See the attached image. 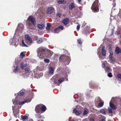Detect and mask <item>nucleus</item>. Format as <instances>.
Listing matches in <instances>:
<instances>
[{
  "mask_svg": "<svg viewBox=\"0 0 121 121\" xmlns=\"http://www.w3.org/2000/svg\"><path fill=\"white\" fill-rule=\"evenodd\" d=\"M21 60V59L20 58H18L16 59L15 65L13 67L12 69L13 71L16 74H18L19 73L20 75H23L24 77L25 78L29 76L30 73L31 71L29 68L28 67L26 68L25 69V73H20V70L19 69V67L18 66V64L20 63Z\"/></svg>",
  "mask_w": 121,
  "mask_h": 121,
  "instance_id": "obj_1",
  "label": "nucleus"
},
{
  "mask_svg": "<svg viewBox=\"0 0 121 121\" xmlns=\"http://www.w3.org/2000/svg\"><path fill=\"white\" fill-rule=\"evenodd\" d=\"M31 99H25L24 101L21 102L18 101V99H17V97H16L14 101L13 102V104H15L14 106H12L13 110V113L14 116L16 118H19V109L18 105H23L25 103H28L30 102Z\"/></svg>",
  "mask_w": 121,
  "mask_h": 121,
  "instance_id": "obj_2",
  "label": "nucleus"
},
{
  "mask_svg": "<svg viewBox=\"0 0 121 121\" xmlns=\"http://www.w3.org/2000/svg\"><path fill=\"white\" fill-rule=\"evenodd\" d=\"M45 49L44 48H40L37 50L38 55L39 57L41 59H42L45 56Z\"/></svg>",
  "mask_w": 121,
  "mask_h": 121,
  "instance_id": "obj_3",
  "label": "nucleus"
},
{
  "mask_svg": "<svg viewBox=\"0 0 121 121\" xmlns=\"http://www.w3.org/2000/svg\"><path fill=\"white\" fill-rule=\"evenodd\" d=\"M98 2V0H96L92 4L91 8L94 12H98L99 11V7L100 4H99Z\"/></svg>",
  "mask_w": 121,
  "mask_h": 121,
  "instance_id": "obj_4",
  "label": "nucleus"
},
{
  "mask_svg": "<svg viewBox=\"0 0 121 121\" xmlns=\"http://www.w3.org/2000/svg\"><path fill=\"white\" fill-rule=\"evenodd\" d=\"M46 110V107L44 105L41 107L39 105H37L36 106L35 110L37 113H39L41 112V110L43 111H45Z\"/></svg>",
  "mask_w": 121,
  "mask_h": 121,
  "instance_id": "obj_5",
  "label": "nucleus"
},
{
  "mask_svg": "<svg viewBox=\"0 0 121 121\" xmlns=\"http://www.w3.org/2000/svg\"><path fill=\"white\" fill-rule=\"evenodd\" d=\"M19 39L14 36L13 38L10 40L9 43L11 45H13L15 47L17 46L18 44Z\"/></svg>",
  "mask_w": 121,
  "mask_h": 121,
  "instance_id": "obj_6",
  "label": "nucleus"
},
{
  "mask_svg": "<svg viewBox=\"0 0 121 121\" xmlns=\"http://www.w3.org/2000/svg\"><path fill=\"white\" fill-rule=\"evenodd\" d=\"M25 39L26 43L29 46L31 45L33 43V40L29 35H26Z\"/></svg>",
  "mask_w": 121,
  "mask_h": 121,
  "instance_id": "obj_7",
  "label": "nucleus"
},
{
  "mask_svg": "<svg viewBox=\"0 0 121 121\" xmlns=\"http://www.w3.org/2000/svg\"><path fill=\"white\" fill-rule=\"evenodd\" d=\"M23 25L22 24H19L18 25V27L16 30L15 34H17V33L19 34L21 33L23 29Z\"/></svg>",
  "mask_w": 121,
  "mask_h": 121,
  "instance_id": "obj_8",
  "label": "nucleus"
},
{
  "mask_svg": "<svg viewBox=\"0 0 121 121\" xmlns=\"http://www.w3.org/2000/svg\"><path fill=\"white\" fill-rule=\"evenodd\" d=\"M64 80L65 79L63 78H60L57 81L56 80H54L53 84L56 85V86H59L60 84L64 82Z\"/></svg>",
  "mask_w": 121,
  "mask_h": 121,
  "instance_id": "obj_9",
  "label": "nucleus"
},
{
  "mask_svg": "<svg viewBox=\"0 0 121 121\" xmlns=\"http://www.w3.org/2000/svg\"><path fill=\"white\" fill-rule=\"evenodd\" d=\"M116 99V98L112 97L109 103V106L113 110H115L117 108L114 104L112 102H114Z\"/></svg>",
  "mask_w": 121,
  "mask_h": 121,
  "instance_id": "obj_10",
  "label": "nucleus"
},
{
  "mask_svg": "<svg viewBox=\"0 0 121 121\" xmlns=\"http://www.w3.org/2000/svg\"><path fill=\"white\" fill-rule=\"evenodd\" d=\"M28 19L32 23L34 26L35 25L36 22L35 18L31 16H30L28 17Z\"/></svg>",
  "mask_w": 121,
  "mask_h": 121,
  "instance_id": "obj_11",
  "label": "nucleus"
},
{
  "mask_svg": "<svg viewBox=\"0 0 121 121\" xmlns=\"http://www.w3.org/2000/svg\"><path fill=\"white\" fill-rule=\"evenodd\" d=\"M54 8L52 7H49L48 8L46 11V13L48 14H51L53 12Z\"/></svg>",
  "mask_w": 121,
  "mask_h": 121,
  "instance_id": "obj_12",
  "label": "nucleus"
},
{
  "mask_svg": "<svg viewBox=\"0 0 121 121\" xmlns=\"http://www.w3.org/2000/svg\"><path fill=\"white\" fill-rule=\"evenodd\" d=\"M48 71V73L49 75H53L54 71V68L53 67H50Z\"/></svg>",
  "mask_w": 121,
  "mask_h": 121,
  "instance_id": "obj_13",
  "label": "nucleus"
},
{
  "mask_svg": "<svg viewBox=\"0 0 121 121\" xmlns=\"http://www.w3.org/2000/svg\"><path fill=\"white\" fill-rule=\"evenodd\" d=\"M70 57L69 56H65L66 61H65V64L66 65H68L69 64L71 61L70 58Z\"/></svg>",
  "mask_w": 121,
  "mask_h": 121,
  "instance_id": "obj_14",
  "label": "nucleus"
},
{
  "mask_svg": "<svg viewBox=\"0 0 121 121\" xmlns=\"http://www.w3.org/2000/svg\"><path fill=\"white\" fill-rule=\"evenodd\" d=\"M27 66V64L25 63L24 62H22L20 64V66L22 69H23Z\"/></svg>",
  "mask_w": 121,
  "mask_h": 121,
  "instance_id": "obj_15",
  "label": "nucleus"
},
{
  "mask_svg": "<svg viewBox=\"0 0 121 121\" xmlns=\"http://www.w3.org/2000/svg\"><path fill=\"white\" fill-rule=\"evenodd\" d=\"M106 110L105 108H102L99 110L100 113L103 115H105L106 113Z\"/></svg>",
  "mask_w": 121,
  "mask_h": 121,
  "instance_id": "obj_16",
  "label": "nucleus"
},
{
  "mask_svg": "<svg viewBox=\"0 0 121 121\" xmlns=\"http://www.w3.org/2000/svg\"><path fill=\"white\" fill-rule=\"evenodd\" d=\"M115 51L117 54L121 53V49L118 47H117L116 48Z\"/></svg>",
  "mask_w": 121,
  "mask_h": 121,
  "instance_id": "obj_17",
  "label": "nucleus"
},
{
  "mask_svg": "<svg viewBox=\"0 0 121 121\" xmlns=\"http://www.w3.org/2000/svg\"><path fill=\"white\" fill-rule=\"evenodd\" d=\"M73 112H74L75 114L77 116L79 115L81 113V112L80 111L76 110L75 109L73 110Z\"/></svg>",
  "mask_w": 121,
  "mask_h": 121,
  "instance_id": "obj_18",
  "label": "nucleus"
},
{
  "mask_svg": "<svg viewBox=\"0 0 121 121\" xmlns=\"http://www.w3.org/2000/svg\"><path fill=\"white\" fill-rule=\"evenodd\" d=\"M75 4L73 3H71L69 5V8L71 10L73 8H75Z\"/></svg>",
  "mask_w": 121,
  "mask_h": 121,
  "instance_id": "obj_19",
  "label": "nucleus"
},
{
  "mask_svg": "<svg viewBox=\"0 0 121 121\" xmlns=\"http://www.w3.org/2000/svg\"><path fill=\"white\" fill-rule=\"evenodd\" d=\"M21 118L23 121H26V120L28 119V117L25 116L21 115Z\"/></svg>",
  "mask_w": 121,
  "mask_h": 121,
  "instance_id": "obj_20",
  "label": "nucleus"
},
{
  "mask_svg": "<svg viewBox=\"0 0 121 121\" xmlns=\"http://www.w3.org/2000/svg\"><path fill=\"white\" fill-rule=\"evenodd\" d=\"M37 26L38 28L41 30H42L44 29V26L43 24H38Z\"/></svg>",
  "mask_w": 121,
  "mask_h": 121,
  "instance_id": "obj_21",
  "label": "nucleus"
},
{
  "mask_svg": "<svg viewBox=\"0 0 121 121\" xmlns=\"http://www.w3.org/2000/svg\"><path fill=\"white\" fill-rule=\"evenodd\" d=\"M104 48V47L103 46L102 47V53L103 55L104 56H105L106 55V51L105 50Z\"/></svg>",
  "mask_w": 121,
  "mask_h": 121,
  "instance_id": "obj_22",
  "label": "nucleus"
},
{
  "mask_svg": "<svg viewBox=\"0 0 121 121\" xmlns=\"http://www.w3.org/2000/svg\"><path fill=\"white\" fill-rule=\"evenodd\" d=\"M69 20L68 18H65L64 20L62 21V23L64 24H66L69 21Z\"/></svg>",
  "mask_w": 121,
  "mask_h": 121,
  "instance_id": "obj_23",
  "label": "nucleus"
},
{
  "mask_svg": "<svg viewBox=\"0 0 121 121\" xmlns=\"http://www.w3.org/2000/svg\"><path fill=\"white\" fill-rule=\"evenodd\" d=\"M17 94V96L16 97H17V98L18 97L20 98V96L23 95L24 94V93L23 92H21V91H20L19 93Z\"/></svg>",
  "mask_w": 121,
  "mask_h": 121,
  "instance_id": "obj_24",
  "label": "nucleus"
},
{
  "mask_svg": "<svg viewBox=\"0 0 121 121\" xmlns=\"http://www.w3.org/2000/svg\"><path fill=\"white\" fill-rule=\"evenodd\" d=\"M101 101V99L99 97H97L95 100V101L96 102V103H99Z\"/></svg>",
  "mask_w": 121,
  "mask_h": 121,
  "instance_id": "obj_25",
  "label": "nucleus"
},
{
  "mask_svg": "<svg viewBox=\"0 0 121 121\" xmlns=\"http://www.w3.org/2000/svg\"><path fill=\"white\" fill-rule=\"evenodd\" d=\"M57 2L58 4H60L62 3L65 4L66 3V2L64 0H60L57 1Z\"/></svg>",
  "mask_w": 121,
  "mask_h": 121,
  "instance_id": "obj_26",
  "label": "nucleus"
},
{
  "mask_svg": "<svg viewBox=\"0 0 121 121\" xmlns=\"http://www.w3.org/2000/svg\"><path fill=\"white\" fill-rule=\"evenodd\" d=\"M51 26L50 24L49 23H48L47 24V26L46 27V29L47 30H49L50 29V28Z\"/></svg>",
  "mask_w": 121,
  "mask_h": 121,
  "instance_id": "obj_27",
  "label": "nucleus"
},
{
  "mask_svg": "<svg viewBox=\"0 0 121 121\" xmlns=\"http://www.w3.org/2000/svg\"><path fill=\"white\" fill-rule=\"evenodd\" d=\"M98 106L99 107H102L104 104V103L101 101L100 102H99V103H98Z\"/></svg>",
  "mask_w": 121,
  "mask_h": 121,
  "instance_id": "obj_28",
  "label": "nucleus"
},
{
  "mask_svg": "<svg viewBox=\"0 0 121 121\" xmlns=\"http://www.w3.org/2000/svg\"><path fill=\"white\" fill-rule=\"evenodd\" d=\"M60 31V30L58 27L54 30V32L55 33H58Z\"/></svg>",
  "mask_w": 121,
  "mask_h": 121,
  "instance_id": "obj_29",
  "label": "nucleus"
},
{
  "mask_svg": "<svg viewBox=\"0 0 121 121\" xmlns=\"http://www.w3.org/2000/svg\"><path fill=\"white\" fill-rule=\"evenodd\" d=\"M22 46L23 47H28V45H27L26 44H25L24 42V41L23 40H22Z\"/></svg>",
  "mask_w": 121,
  "mask_h": 121,
  "instance_id": "obj_30",
  "label": "nucleus"
},
{
  "mask_svg": "<svg viewBox=\"0 0 121 121\" xmlns=\"http://www.w3.org/2000/svg\"><path fill=\"white\" fill-rule=\"evenodd\" d=\"M24 52H21L20 53V57L22 58H23L25 56V55L24 54Z\"/></svg>",
  "mask_w": 121,
  "mask_h": 121,
  "instance_id": "obj_31",
  "label": "nucleus"
},
{
  "mask_svg": "<svg viewBox=\"0 0 121 121\" xmlns=\"http://www.w3.org/2000/svg\"><path fill=\"white\" fill-rule=\"evenodd\" d=\"M99 52L98 51H97V54H98V55L99 56V57L100 58V59H104V58L101 55L99 54Z\"/></svg>",
  "mask_w": 121,
  "mask_h": 121,
  "instance_id": "obj_32",
  "label": "nucleus"
},
{
  "mask_svg": "<svg viewBox=\"0 0 121 121\" xmlns=\"http://www.w3.org/2000/svg\"><path fill=\"white\" fill-rule=\"evenodd\" d=\"M38 43H40L42 42V39L41 38H39L37 40Z\"/></svg>",
  "mask_w": 121,
  "mask_h": 121,
  "instance_id": "obj_33",
  "label": "nucleus"
},
{
  "mask_svg": "<svg viewBox=\"0 0 121 121\" xmlns=\"http://www.w3.org/2000/svg\"><path fill=\"white\" fill-rule=\"evenodd\" d=\"M105 70L106 72H108L110 71V69L109 67H106L105 69Z\"/></svg>",
  "mask_w": 121,
  "mask_h": 121,
  "instance_id": "obj_34",
  "label": "nucleus"
},
{
  "mask_svg": "<svg viewBox=\"0 0 121 121\" xmlns=\"http://www.w3.org/2000/svg\"><path fill=\"white\" fill-rule=\"evenodd\" d=\"M89 85L90 86H91V88H95L96 87V86H93V83H91L90 84L89 83Z\"/></svg>",
  "mask_w": 121,
  "mask_h": 121,
  "instance_id": "obj_35",
  "label": "nucleus"
},
{
  "mask_svg": "<svg viewBox=\"0 0 121 121\" xmlns=\"http://www.w3.org/2000/svg\"><path fill=\"white\" fill-rule=\"evenodd\" d=\"M44 61L45 63H48L49 62L50 60L48 59H45L44 60Z\"/></svg>",
  "mask_w": 121,
  "mask_h": 121,
  "instance_id": "obj_36",
  "label": "nucleus"
},
{
  "mask_svg": "<svg viewBox=\"0 0 121 121\" xmlns=\"http://www.w3.org/2000/svg\"><path fill=\"white\" fill-rule=\"evenodd\" d=\"M108 110L109 113H112V109L110 108H108Z\"/></svg>",
  "mask_w": 121,
  "mask_h": 121,
  "instance_id": "obj_37",
  "label": "nucleus"
},
{
  "mask_svg": "<svg viewBox=\"0 0 121 121\" xmlns=\"http://www.w3.org/2000/svg\"><path fill=\"white\" fill-rule=\"evenodd\" d=\"M35 116H36V118L38 119L40 118L41 115H40V114H36Z\"/></svg>",
  "mask_w": 121,
  "mask_h": 121,
  "instance_id": "obj_38",
  "label": "nucleus"
},
{
  "mask_svg": "<svg viewBox=\"0 0 121 121\" xmlns=\"http://www.w3.org/2000/svg\"><path fill=\"white\" fill-rule=\"evenodd\" d=\"M88 113V112L86 110H85L83 113V115H85Z\"/></svg>",
  "mask_w": 121,
  "mask_h": 121,
  "instance_id": "obj_39",
  "label": "nucleus"
},
{
  "mask_svg": "<svg viewBox=\"0 0 121 121\" xmlns=\"http://www.w3.org/2000/svg\"><path fill=\"white\" fill-rule=\"evenodd\" d=\"M38 75L39 76L38 77H37V78H38L39 77V78L40 76L43 75V74L42 73H40L38 74Z\"/></svg>",
  "mask_w": 121,
  "mask_h": 121,
  "instance_id": "obj_40",
  "label": "nucleus"
},
{
  "mask_svg": "<svg viewBox=\"0 0 121 121\" xmlns=\"http://www.w3.org/2000/svg\"><path fill=\"white\" fill-rule=\"evenodd\" d=\"M108 76L109 77L111 78L112 76V75L111 73H108Z\"/></svg>",
  "mask_w": 121,
  "mask_h": 121,
  "instance_id": "obj_41",
  "label": "nucleus"
},
{
  "mask_svg": "<svg viewBox=\"0 0 121 121\" xmlns=\"http://www.w3.org/2000/svg\"><path fill=\"white\" fill-rule=\"evenodd\" d=\"M65 57V55H64L63 56H60L59 57L60 60L62 59H63L64 57Z\"/></svg>",
  "mask_w": 121,
  "mask_h": 121,
  "instance_id": "obj_42",
  "label": "nucleus"
},
{
  "mask_svg": "<svg viewBox=\"0 0 121 121\" xmlns=\"http://www.w3.org/2000/svg\"><path fill=\"white\" fill-rule=\"evenodd\" d=\"M58 28H59L60 30L61 29L62 30L63 29L64 27L62 26H60L58 27Z\"/></svg>",
  "mask_w": 121,
  "mask_h": 121,
  "instance_id": "obj_43",
  "label": "nucleus"
},
{
  "mask_svg": "<svg viewBox=\"0 0 121 121\" xmlns=\"http://www.w3.org/2000/svg\"><path fill=\"white\" fill-rule=\"evenodd\" d=\"M33 121V120L32 119H30L28 121ZM38 121H43V120L42 119H39L38 120Z\"/></svg>",
  "mask_w": 121,
  "mask_h": 121,
  "instance_id": "obj_44",
  "label": "nucleus"
},
{
  "mask_svg": "<svg viewBox=\"0 0 121 121\" xmlns=\"http://www.w3.org/2000/svg\"><path fill=\"white\" fill-rule=\"evenodd\" d=\"M61 13H58L56 15V16L58 17H60V16L61 15Z\"/></svg>",
  "mask_w": 121,
  "mask_h": 121,
  "instance_id": "obj_45",
  "label": "nucleus"
},
{
  "mask_svg": "<svg viewBox=\"0 0 121 121\" xmlns=\"http://www.w3.org/2000/svg\"><path fill=\"white\" fill-rule=\"evenodd\" d=\"M78 43L79 44H81L82 43V41L81 40H78Z\"/></svg>",
  "mask_w": 121,
  "mask_h": 121,
  "instance_id": "obj_46",
  "label": "nucleus"
},
{
  "mask_svg": "<svg viewBox=\"0 0 121 121\" xmlns=\"http://www.w3.org/2000/svg\"><path fill=\"white\" fill-rule=\"evenodd\" d=\"M117 76L118 78L121 79V74H118L117 75Z\"/></svg>",
  "mask_w": 121,
  "mask_h": 121,
  "instance_id": "obj_47",
  "label": "nucleus"
},
{
  "mask_svg": "<svg viewBox=\"0 0 121 121\" xmlns=\"http://www.w3.org/2000/svg\"><path fill=\"white\" fill-rule=\"evenodd\" d=\"M112 56H111L110 55H109V58L110 60H112Z\"/></svg>",
  "mask_w": 121,
  "mask_h": 121,
  "instance_id": "obj_48",
  "label": "nucleus"
},
{
  "mask_svg": "<svg viewBox=\"0 0 121 121\" xmlns=\"http://www.w3.org/2000/svg\"><path fill=\"white\" fill-rule=\"evenodd\" d=\"M38 39V38L37 36H35L34 39L35 40H37Z\"/></svg>",
  "mask_w": 121,
  "mask_h": 121,
  "instance_id": "obj_49",
  "label": "nucleus"
},
{
  "mask_svg": "<svg viewBox=\"0 0 121 121\" xmlns=\"http://www.w3.org/2000/svg\"><path fill=\"white\" fill-rule=\"evenodd\" d=\"M80 28V26L79 25H78L77 27V29L78 30H79V29Z\"/></svg>",
  "mask_w": 121,
  "mask_h": 121,
  "instance_id": "obj_50",
  "label": "nucleus"
},
{
  "mask_svg": "<svg viewBox=\"0 0 121 121\" xmlns=\"http://www.w3.org/2000/svg\"><path fill=\"white\" fill-rule=\"evenodd\" d=\"M105 65L104 63H103L102 64V66L103 68H104V67H105Z\"/></svg>",
  "mask_w": 121,
  "mask_h": 121,
  "instance_id": "obj_51",
  "label": "nucleus"
},
{
  "mask_svg": "<svg viewBox=\"0 0 121 121\" xmlns=\"http://www.w3.org/2000/svg\"><path fill=\"white\" fill-rule=\"evenodd\" d=\"M113 55V52H110V54L109 55H111V56H112Z\"/></svg>",
  "mask_w": 121,
  "mask_h": 121,
  "instance_id": "obj_52",
  "label": "nucleus"
},
{
  "mask_svg": "<svg viewBox=\"0 0 121 121\" xmlns=\"http://www.w3.org/2000/svg\"><path fill=\"white\" fill-rule=\"evenodd\" d=\"M82 121H88L87 119L86 118H85Z\"/></svg>",
  "mask_w": 121,
  "mask_h": 121,
  "instance_id": "obj_53",
  "label": "nucleus"
},
{
  "mask_svg": "<svg viewBox=\"0 0 121 121\" xmlns=\"http://www.w3.org/2000/svg\"><path fill=\"white\" fill-rule=\"evenodd\" d=\"M100 121H105V120L104 119H103L101 120Z\"/></svg>",
  "mask_w": 121,
  "mask_h": 121,
  "instance_id": "obj_54",
  "label": "nucleus"
},
{
  "mask_svg": "<svg viewBox=\"0 0 121 121\" xmlns=\"http://www.w3.org/2000/svg\"><path fill=\"white\" fill-rule=\"evenodd\" d=\"M117 35H120V31H118L117 32Z\"/></svg>",
  "mask_w": 121,
  "mask_h": 121,
  "instance_id": "obj_55",
  "label": "nucleus"
},
{
  "mask_svg": "<svg viewBox=\"0 0 121 121\" xmlns=\"http://www.w3.org/2000/svg\"><path fill=\"white\" fill-rule=\"evenodd\" d=\"M78 1L80 3L81 1V0H78Z\"/></svg>",
  "mask_w": 121,
  "mask_h": 121,
  "instance_id": "obj_56",
  "label": "nucleus"
},
{
  "mask_svg": "<svg viewBox=\"0 0 121 121\" xmlns=\"http://www.w3.org/2000/svg\"><path fill=\"white\" fill-rule=\"evenodd\" d=\"M119 114L121 116V111H120V112L119 113Z\"/></svg>",
  "mask_w": 121,
  "mask_h": 121,
  "instance_id": "obj_57",
  "label": "nucleus"
},
{
  "mask_svg": "<svg viewBox=\"0 0 121 121\" xmlns=\"http://www.w3.org/2000/svg\"><path fill=\"white\" fill-rule=\"evenodd\" d=\"M90 121H94V120L92 119L90 120Z\"/></svg>",
  "mask_w": 121,
  "mask_h": 121,
  "instance_id": "obj_58",
  "label": "nucleus"
},
{
  "mask_svg": "<svg viewBox=\"0 0 121 121\" xmlns=\"http://www.w3.org/2000/svg\"><path fill=\"white\" fill-rule=\"evenodd\" d=\"M33 74L32 73L31 74V75L33 76Z\"/></svg>",
  "mask_w": 121,
  "mask_h": 121,
  "instance_id": "obj_59",
  "label": "nucleus"
},
{
  "mask_svg": "<svg viewBox=\"0 0 121 121\" xmlns=\"http://www.w3.org/2000/svg\"><path fill=\"white\" fill-rule=\"evenodd\" d=\"M66 80L67 81H68V79L67 78V79Z\"/></svg>",
  "mask_w": 121,
  "mask_h": 121,
  "instance_id": "obj_60",
  "label": "nucleus"
},
{
  "mask_svg": "<svg viewBox=\"0 0 121 121\" xmlns=\"http://www.w3.org/2000/svg\"><path fill=\"white\" fill-rule=\"evenodd\" d=\"M51 55H49V56H51Z\"/></svg>",
  "mask_w": 121,
  "mask_h": 121,
  "instance_id": "obj_61",
  "label": "nucleus"
},
{
  "mask_svg": "<svg viewBox=\"0 0 121 121\" xmlns=\"http://www.w3.org/2000/svg\"><path fill=\"white\" fill-rule=\"evenodd\" d=\"M120 37H121V36Z\"/></svg>",
  "mask_w": 121,
  "mask_h": 121,
  "instance_id": "obj_62",
  "label": "nucleus"
}]
</instances>
